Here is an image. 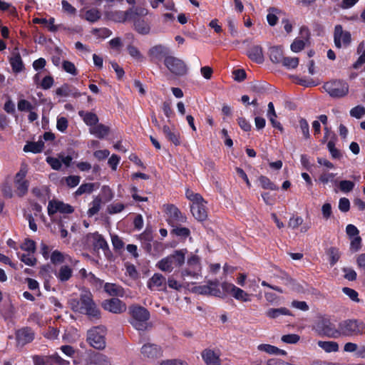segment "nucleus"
<instances>
[{
	"mask_svg": "<svg viewBox=\"0 0 365 365\" xmlns=\"http://www.w3.org/2000/svg\"><path fill=\"white\" fill-rule=\"evenodd\" d=\"M102 200L99 196H96L89 205V209L87 214L88 217H92L97 214L101 208Z\"/></svg>",
	"mask_w": 365,
	"mask_h": 365,
	"instance_id": "obj_41",
	"label": "nucleus"
},
{
	"mask_svg": "<svg viewBox=\"0 0 365 365\" xmlns=\"http://www.w3.org/2000/svg\"><path fill=\"white\" fill-rule=\"evenodd\" d=\"M148 287L151 290H161L165 288V278L163 274L155 273L148 282Z\"/></svg>",
	"mask_w": 365,
	"mask_h": 365,
	"instance_id": "obj_24",
	"label": "nucleus"
},
{
	"mask_svg": "<svg viewBox=\"0 0 365 365\" xmlns=\"http://www.w3.org/2000/svg\"><path fill=\"white\" fill-rule=\"evenodd\" d=\"M265 314L270 319H277L281 315H289V311L285 307L271 308L266 311Z\"/></svg>",
	"mask_w": 365,
	"mask_h": 365,
	"instance_id": "obj_40",
	"label": "nucleus"
},
{
	"mask_svg": "<svg viewBox=\"0 0 365 365\" xmlns=\"http://www.w3.org/2000/svg\"><path fill=\"white\" fill-rule=\"evenodd\" d=\"M133 9L127 10L126 11H110L106 14V16L108 19L115 22L123 23L131 18Z\"/></svg>",
	"mask_w": 365,
	"mask_h": 365,
	"instance_id": "obj_20",
	"label": "nucleus"
},
{
	"mask_svg": "<svg viewBox=\"0 0 365 365\" xmlns=\"http://www.w3.org/2000/svg\"><path fill=\"white\" fill-rule=\"evenodd\" d=\"M73 207L61 201L53 200L48 202V214L52 215L58 212L61 213H71L73 212Z\"/></svg>",
	"mask_w": 365,
	"mask_h": 365,
	"instance_id": "obj_19",
	"label": "nucleus"
},
{
	"mask_svg": "<svg viewBox=\"0 0 365 365\" xmlns=\"http://www.w3.org/2000/svg\"><path fill=\"white\" fill-rule=\"evenodd\" d=\"M318 346L327 353L336 352L339 351V344L333 341H319Z\"/></svg>",
	"mask_w": 365,
	"mask_h": 365,
	"instance_id": "obj_39",
	"label": "nucleus"
},
{
	"mask_svg": "<svg viewBox=\"0 0 365 365\" xmlns=\"http://www.w3.org/2000/svg\"><path fill=\"white\" fill-rule=\"evenodd\" d=\"M81 180V178L78 175H70L65 178L66 185L70 187H74L77 186Z\"/></svg>",
	"mask_w": 365,
	"mask_h": 365,
	"instance_id": "obj_62",
	"label": "nucleus"
},
{
	"mask_svg": "<svg viewBox=\"0 0 365 365\" xmlns=\"http://www.w3.org/2000/svg\"><path fill=\"white\" fill-rule=\"evenodd\" d=\"M168 223L175 227L186 222V217L175 206L170 205L167 207Z\"/></svg>",
	"mask_w": 365,
	"mask_h": 365,
	"instance_id": "obj_15",
	"label": "nucleus"
},
{
	"mask_svg": "<svg viewBox=\"0 0 365 365\" xmlns=\"http://www.w3.org/2000/svg\"><path fill=\"white\" fill-rule=\"evenodd\" d=\"M313 330L319 336H326L331 338H338V328L335 327L334 324L328 318L319 319L313 326Z\"/></svg>",
	"mask_w": 365,
	"mask_h": 365,
	"instance_id": "obj_8",
	"label": "nucleus"
},
{
	"mask_svg": "<svg viewBox=\"0 0 365 365\" xmlns=\"http://www.w3.org/2000/svg\"><path fill=\"white\" fill-rule=\"evenodd\" d=\"M185 195L186 197L192 202L190 210L193 217L199 221L205 220L207 217V212L206 209L207 202L200 194L194 193L189 189L186 190Z\"/></svg>",
	"mask_w": 365,
	"mask_h": 365,
	"instance_id": "obj_2",
	"label": "nucleus"
},
{
	"mask_svg": "<svg viewBox=\"0 0 365 365\" xmlns=\"http://www.w3.org/2000/svg\"><path fill=\"white\" fill-rule=\"evenodd\" d=\"M164 65L170 73L175 76H183L187 73L188 68L180 58L170 55L164 61Z\"/></svg>",
	"mask_w": 365,
	"mask_h": 365,
	"instance_id": "obj_9",
	"label": "nucleus"
},
{
	"mask_svg": "<svg viewBox=\"0 0 365 365\" xmlns=\"http://www.w3.org/2000/svg\"><path fill=\"white\" fill-rule=\"evenodd\" d=\"M342 292H344V294L348 296L352 301L355 302H359L360 301L358 297V292L356 290L349 287H344L342 289Z\"/></svg>",
	"mask_w": 365,
	"mask_h": 365,
	"instance_id": "obj_58",
	"label": "nucleus"
},
{
	"mask_svg": "<svg viewBox=\"0 0 365 365\" xmlns=\"http://www.w3.org/2000/svg\"><path fill=\"white\" fill-rule=\"evenodd\" d=\"M282 63L289 69H293L299 65V58L297 57H284Z\"/></svg>",
	"mask_w": 365,
	"mask_h": 365,
	"instance_id": "obj_48",
	"label": "nucleus"
},
{
	"mask_svg": "<svg viewBox=\"0 0 365 365\" xmlns=\"http://www.w3.org/2000/svg\"><path fill=\"white\" fill-rule=\"evenodd\" d=\"M259 182L260 183V185L264 189H269L272 190H275L277 189V186L274 183H272L267 177L260 176L259 178Z\"/></svg>",
	"mask_w": 365,
	"mask_h": 365,
	"instance_id": "obj_53",
	"label": "nucleus"
},
{
	"mask_svg": "<svg viewBox=\"0 0 365 365\" xmlns=\"http://www.w3.org/2000/svg\"><path fill=\"white\" fill-rule=\"evenodd\" d=\"M55 276L61 282H67L73 276V269L68 265H62L56 271Z\"/></svg>",
	"mask_w": 365,
	"mask_h": 365,
	"instance_id": "obj_25",
	"label": "nucleus"
},
{
	"mask_svg": "<svg viewBox=\"0 0 365 365\" xmlns=\"http://www.w3.org/2000/svg\"><path fill=\"white\" fill-rule=\"evenodd\" d=\"M104 290L110 296L121 297L123 295V289L116 284L106 283Z\"/></svg>",
	"mask_w": 365,
	"mask_h": 365,
	"instance_id": "obj_34",
	"label": "nucleus"
},
{
	"mask_svg": "<svg viewBox=\"0 0 365 365\" xmlns=\"http://www.w3.org/2000/svg\"><path fill=\"white\" fill-rule=\"evenodd\" d=\"M282 11L277 8H269L268 9V14L267 16V20L268 24L273 26L277 24L278 21L277 14H279Z\"/></svg>",
	"mask_w": 365,
	"mask_h": 365,
	"instance_id": "obj_44",
	"label": "nucleus"
},
{
	"mask_svg": "<svg viewBox=\"0 0 365 365\" xmlns=\"http://www.w3.org/2000/svg\"><path fill=\"white\" fill-rule=\"evenodd\" d=\"M27 174V166L22 165L19 171L14 177V184L16 195L22 197L26 194L29 189V182L25 179Z\"/></svg>",
	"mask_w": 365,
	"mask_h": 365,
	"instance_id": "obj_11",
	"label": "nucleus"
},
{
	"mask_svg": "<svg viewBox=\"0 0 365 365\" xmlns=\"http://www.w3.org/2000/svg\"><path fill=\"white\" fill-rule=\"evenodd\" d=\"M93 33L102 38H108L112 34V31L107 28L95 29Z\"/></svg>",
	"mask_w": 365,
	"mask_h": 365,
	"instance_id": "obj_60",
	"label": "nucleus"
},
{
	"mask_svg": "<svg viewBox=\"0 0 365 365\" xmlns=\"http://www.w3.org/2000/svg\"><path fill=\"white\" fill-rule=\"evenodd\" d=\"M323 88L333 98H341L347 96L349 86L344 80L334 79L326 82Z\"/></svg>",
	"mask_w": 365,
	"mask_h": 365,
	"instance_id": "obj_5",
	"label": "nucleus"
},
{
	"mask_svg": "<svg viewBox=\"0 0 365 365\" xmlns=\"http://www.w3.org/2000/svg\"><path fill=\"white\" fill-rule=\"evenodd\" d=\"M68 122L66 118L65 117H58L57 118L56 128L57 129L63 133L68 128Z\"/></svg>",
	"mask_w": 365,
	"mask_h": 365,
	"instance_id": "obj_61",
	"label": "nucleus"
},
{
	"mask_svg": "<svg viewBox=\"0 0 365 365\" xmlns=\"http://www.w3.org/2000/svg\"><path fill=\"white\" fill-rule=\"evenodd\" d=\"M148 56L150 60L157 63L170 56V48L163 44H157L150 47L148 51Z\"/></svg>",
	"mask_w": 365,
	"mask_h": 365,
	"instance_id": "obj_12",
	"label": "nucleus"
},
{
	"mask_svg": "<svg viewBox=\"0 0 365 365\" xmlns=\"http://www.w3.org/2000/svg\"><path fill=\"white\" fill-rule=\"evenodd\" d=\"M78 115L82 118L83 122L90 128L98 123V118L97 115L93 113L81 110L78 112Z\"/></svg>",
	"mask_w": 365,
	"mask_h": 365,
	"instance_id": "obj_33",
	"label": "nucleus"
},
{
	"mask_svg": "<svg viewBox=\"0 0 365 365\" xmlns=\"http://www.w3.org/2000/svg\"><path fill=\"white\" fill-rule=\"evenodd\" d=\"M21 261L28 266H34L36 264V259L34 256V253L28 252L22 254L19 256Z\"/></svg>",
	"mask_w": 365,
	"mask_h": 365,
	"instance_id": "obj_49",
	"label": "nucleus"
},
{
	"mask_svg": "<svg viewBox=\"0 0 365 365\" xmlns=\"http://www.w3.org/2000/svg\"><path fill=\"white\" fill-rule=\"evenodd\" d=\"M300 339V336L296 334L283 335L281 340L287 344H297Z\"/></svg>",
	"mask_w": 365,
	"mask_h": 365,
	"instance_id": "obj_57",
	"label": "nucleus"
},
{
	"mask_svg": "<svg viewBox=\"0 0 365 365\" xmlns=\"http://www.w3.org/2000/svg\"><path fill=\"white\" fill-rule=\"evenodd\" d=\"M339 337L362 335L365 333V324L356 319H346L338 326Z\"/></svg>",
	"mask_w": 365,
	"mask_h": 365,
	"instance_id": "obj_4",
	"label": "nucleus"
},
{
	"mask_svg": "<svg viewBox=\"0 0 365 365\" xmlns=\"http://www.w3.org/2000/svg\"><path fill=\"white\" fill-rule=\"evenodd\" d=\"M21 249L28 252L34 253L36 251V242L32 240L26 239L21 245Z\"/></svg>",
	"mask_w": 365,
	"mask_h": 365,
	"instance_id": "obj_55",
	"label": "nucleus"
},
{
	"mask_svg": "<svg viewBox=\"0 0 365 365\" xmlns=\"http://www.w3.org/2000/svg\"><path fill=\"white\" fill-rule=\"evenodd\" d=\"M56 94L57 96L63 97H78L81 96V93L78 92L77 89L71 86H69L67 84H64L61 87L58 88L56 90Z\"/></svg>",
	"mask_w": 365,
	"mask_h": 365,
	"instance_id": "obj_28",
	"label": "nucleus"
},
{
	"mask_svg": "<svg viewBox=\"0 0 365 365\" xmlns=\"http://www.w3.org/2000/svg\"><path fill=\"white\" fill-rule=\"evenodd\" d=\"M89 133L98 138H103L109 133V128L103 124L97 123L89 128Z\"/></svg>",
	"mask_w": 365,
	"mask_h": 365,
	"instance_id": "obj_29",
	"label": "nucleus"
},
{
	"mask_svg": "<svg viewBox=\"0 0 365 365\" xmlns=\"http://www.w3.org/2000/svg\"><path fill=\"white\" fill-rule=\"evenodd\" d=\"M327 255L329 257V263L331 266L334 265L341 257L340 252L336 247L329 248Z\"/></svg>",
	"mask_w": 365,
	"mask_h": 365,
	"instance_id": "obj_46",
	"label": "nucleus"
},
{
	"mask_svg": "<svg viewBox=\"0 0 365 365\" xmlns=\"http://www.w3.org/2000/svg\"><path fill=\"white\" fill-rule=\"evenodd\" d=\"M354 182L350 180H341L339 182V188L343 192H349L354 187Z\"/></svg>",
	"mask_w": 365,
	"mask_h": 365,
	"instance_id": "obj_52",
	"label": "nucleus"
},
{
	"mask_svg": "<svg viewBox=\"0 0 365 365\" xmlns=\"http://www.w3.org/2000/svg\"><path fill=\"white\" fill-rule=\"evenodd\" d=\"M334 43L337 48L346 47L351 42V34L349 31H343L341 25H336L334 29Z\"/></svg>",
	"mask_w": 365,
	"mask_h": 365,
	"instance_id": "obj_16",
	"label": "nucleus"
},
{
	"mask_svg": "<svg viewBox=\"0 0 365 365\" xmlns=\"http://www.w3.org/2000/svg\"><path fill=\"white\" fill-rule=\"evenodd\" d=\"M81 16L91 23H94L101 19V14L98 9L92 8L86 10L84 14L81 15Z\"/></svg>",
	"mask_w": 365,
	"mask_h": 365,
	"instance_id": "obj_36",
	"label": "nucleus"
},
{
	"mask_svg": "<svg viewBox=\"0 0 365 365\" xmlns=\"http://www.w3.org/2000/svg\"><path fill=\"white\" fill-rule=\"evenodd\" d=\"M160 365H188V364L180 359H168L162 361Z\"/></svg>",
	"mask_w": 365,
	"mask_h": 365,
	"instance_id": "obj_64",
	"label": "nucleus"
},
{
	"mask_svg": "<svg viewBox=\"0 0 365 365\" xmlns=\"http://www.w3.org/2000/svg\"><path fill=\"white\" fill-rule=\"evenodd\" d=\"M98 186L95 183L88 182L82 184L75 192L76 196H80L83 194H90L91 193L95 188H97Z\"/></svg>",
	"mask_w": 365,
	"mask_h": 365,
	"instance_id": "obj_42",
	"label": "nucleus"
},
{
	"mask_svg": "<svg viewBox=\"0 0 365 365\" xmlns=\"http://www.w3.org/2000/svg\"><path fill=\"white\" fill-rule=\"evenodd\" d=\"M135 31L143 35L148 34L150 31V23L143 19H137L134 21Z\"/></svg>",
	"mask_w": 365,
	"mask_h": 365,
	"instance_id": "obj_31",
	"label": "nucleus"
},
{
	"mask_svg": "<svg viewBox=\"0 0 365 365\" xmlns=\"http://www.w3.org/2000/svg\"><path fill=\"white\" fill-rule=\"evenodd\" d=\"M34 365H68L69 362L62 359L58 354L50 356H33Z\"/></svg>",
	"mask_w": 365,
	"mask_h": 365,
	"instance_id": "obj_13",
	"label": "nucleus"
},
{
	"mask_svg": "<svg viewBox=\"0 0 365 365\" xmlns=\"http://www.w3.org/2000/svg\"><path fill=\"white\" fill-rule=\"evenodd\" d=\"M201 272V264L199 257L192 255L188 258L187 262V267L184 269L181 274L182 277L190 276L197 278Z\"/></svg>",
	"mask_w": 365,
	"mask_h": 365,
	"instance_id": "obj_14",
	"label": "nucleus"
},
{
	"mask_svg": "<svg viewBox=\"0 0 365 365\" xmlns=\"http://www.w3.org/2000/svg\"><path fill=\"white\" fill-rule=\"evenodd\" d=\"M257 349L261 351H264L269 354L272 355H282L284 356L287 354V351L282 349H280L277 348V346L267 344H262L258 345Z\"/></svg>",
	"mask_w": 365,
	"mask_h": 365,
	"instance_id": "obj_32",
	"label": "nucleus"
},
{
	"mask_svg": "<svg viewBox=\"0 0 365 365\" xmlns=\"http://www.w3.org/2000/svg\"><path fill=\"white\" fill-rule=\"evenodd\" d=\"M221 287L225 293L231 294L237 301L242 302H250L252 301V294L247 293L232 283L224 282L221 284Z\"/></svg>",
	"mask_w": 365,
	"mask_h": 365,
	"instance_id": "obj_10",
	"label": "nucleus"
},
{
	"mask_svg": "<svg viewBox=\"0 0 365 365\" xmlns=\"http://www.w3.org/2000/svg\"><path fill=\"white\" fill-rule=\"evenodd\" d=\"M111 242L113 248L116 250H120L123 249L124 247V242H123L122 239L118 235H111Z\"/></svg>",
	"mask_w": 365,
	"mask_h": 365,
	"instance_id": "obj_63",
	"label": "nucleus"
},
{
	"mask_svg": "<svg viewBox=\"0 0 365 365\" xmlns=\"http://www.w3.org/2000/svg\"><path fill=\"white\" fill-rule=\"evenodd\" d=\"M270 60L275 63H282L284 56L283 51L281 46H273L269 48Z\"/></svg>",
	"mask_w": 365,
	"mask_h": 365,
	"instance_id": "obj_38",
	"label": "nucleus"
},
{
	"mask_svg": "<svg viewBox=\"0 0 365 365\" xmlns=\"http://www.w3.org/2000/svg\"><path fill=\"white\" fill-rule=\"evenodd\" d=\"M10 64L12 69L16 73H19L23 70L24 64L20 53L18 51L14 52L10 58Z\"/></svg>",
	"mask_w": 365,
	"mask_h": 365,
	"instance_id": "obj_35",
	"label": "nucleus"
},
{
	"mask_svg": "<svg viewBox=\"0 0 365 365\" xmlns=\"http://www.w3.org/2000/svg\"><path fill=\"white\" fill-rule=\"evenodd\" d=\"M131 314L130 323L133 327L139 331H143L147 329V321L149 319L150 314L148 311L140 306H133L130 307Z\"/></svg>",
	"mask_w": 365,
	"mask_h": 365,
	"instance_id": "obj_6",
	"label": "nucleus"
},
{
	"mask_svg": "<svg viewBox=\"0 0 365 365\" xmlns=\"http://www.w3.org/2000/svg\"><path fill=\"white\" fill-rule=\"evenodd\" d=\"M141 354L145 358L155 359L163 356V349L159 345L147 343L142 346Z\"/></svg>",
	"mask_w": 365,
	"mask_h": 365,
	"instance_id": "obj_17",
	"label": "nucleus"
},
{
	"mask_svg": "<svg viewBox=\"0 0 365 365\" xmlns=\"http://www.w3.org/2000/svg\"><path fill=\"white\" fill-rule=\"evenodd\" d=\"M106 329L104 327H95L87 333V341L94 349H103L106 347Z\"/></svg>",
	"mask_w": 365,
	"mask_h": 365,
	"instance_id": "obj_7",
	"label": "nucleus"
},
{
	"mask_svg": "<svg viewBox=\"0 0 365 365\" xmlns=\"http://www.w3.org/2000/svg\"><path fill=\"white\" fill-rule=\"evenodd\" d=\"M163 132L166 138L172 142L174 145H178L180 144V133L177 131L175 128H170L168 125H164L163 127Z\"/></svg>",
	"mask_w": 365,
	"mask_h": 365,
	"instance_id": "obj_27",
	"label": "nucleus"
},
{
	"mask_svg": "<svg viewBox=\"0 0 365 365\" xmlns=\"http://www.w3.org/2000/svg\"><path fill=\"white\" fill-rule=\"evenodd\" d=\"M299 126L304 138L308 139L310 137L309 126L306 119L301 118L299 120Z\"/></svg>",
	"mask_w": 365,
	"mask_h": 365,
	"instance_id": "obj_50",
	"label": "nucleus"
},
{
	"mask_svg": "<svg viewBox=\"0 0 365 365\" xmlns=\"http://www.w3.org/2000/svg\"><path fill=\"white\" fill-rule=\"evenodd\" d=\"M201 356L206 365H220V356L211 349H205L201 353Z\"/></svg>",
	"mask_w": 365,
	"mask_h": 365,
	"instance_id": "obj_23",
	"label": "nucleus"
},
{
	"mask_svg": "<svg viewBox=\"0 0 365 365\" xmlns=\"http://www.w3.org/2000/svg\"><path fill=\"white\" fill-rule=\"evenodd\" d=\"M16 335L18 344L22 346L31 342L34 339V332L29 327L18 330Z\"/></svg>",
	"mask_w": 365,
	"mask_h": 365,
	"instance_id": "obj_21",
	"label": "nucleus"
},
{
	"mask_svg": "<svg viewBox=\"0 0 365 365\" xmlns=\"http://www.w3.org/2000/svg\"><path fill=\"white\" fill-rule=\"evenodd\" d=\"M128 53L130 56L137 61H142L143 60V56L140 52L138 48L134 46L129 45L127 48Z\"/></svg>",
	"mask_w": 365,
	"mask_h": 365,
	"instance_id": "obj_54",
	"label": "nucleus"
},
{
	"mask_svg": "<svg viewBox=\"0 0 365 365\" xmlns=\"http://www.w3.org/2000/svg\"><path fill=\"white\" fill-rule=\"evenodd\" d=\"M71 309L76 312L88 315L90 318L99 319L101 312L93 299V294L88 290H82L79 300H69Z\"/></svg>",
	"mask_w": 365,
	"mask_h": 365,
	"instance_id": "obj_1",
	"label": "nucleus"
},
{
	"mask_svg": "<svg viewBox=\"0 0 365 365\" xmlns=\"http://www.w3.org/2000/svg\"><path fill=\"white\" fill-rule=\"evenodd\" d=\"M66 258L68 259L73 266H75L78 262L77 260H72L70 257L65 255L58 250H54L50 255L51 262L54 264L63 262Z\"/></svg>",
	"mask_w": 365,
	"mask_h": 365,
	"instance_id": "obj_30",
	"label": "nucleus"
},
{
	"mask_svg": "<svg viewBox=\"0 0 365 365\" xmlns=\"http://www.w3.org/2000/svg\"><path fill=\"white\" fill-rule=\"evenodd\" d=\"M87 238L92 242L96 250L101 249L106 250L108 249V245L103 237L98 232L90 233L87 235Z\"/></svg>",
	"mask_w": 365,
	"mask_h": 365,
	"instance_id": "obj_22",
	"label": "nucleus"
},
{
	"mask_svg": "<svg viewBox=\"0 0 365 365\" xmlns=\"http://www.w3.org/2000/svg\"><path fill=\"white\" fill-rule=\"evenodd\" d=\"M208 287H209V295L217 297H223L224 294L220 291L219 288V282L218 280L215 281H210L208 282Z\"/></svg>",
	"mask_w": 365,
	"mask_h": 365,
	"instance_id": "obj_43",
	"label": "nucleus"
},
{
	"mask_svg": "<svg viewBox=\"0 0 365 365\" xmlns=\"http://www.w3.org/2000/svg\"><path fill=\"white\" fill-rule=\"evenodd\" d=\"M125 207V205L121 202H113L108 205L107 212L110 215L118 214L121 212Z\"/></svg>",
	"mask_w": 365,
	"mask_h": 365,
	"instance_id": "obj_47",
	"label": "nucleus"
},
{
	"mask_svg": "<svg viewBox=\"0 0 365 365\" xmlns=\"http://www.w3.org/2000/svg\"><path fill=\"white\" fill-rule=\"evenodd\" d=\"M102 307L105 310L114 314H120L126 310L125 304L118 298L104 300Z\"/></svg>",
	"mask_w": 365,
	"mask_h": 365,
	"instance_id": "obj_18",
	"label": "nucleus"
},
{
	"mask_svg": "<svg viewBox=\"0 0 365 365\" xmlns=\"http://www.w3.org/2000/svg\"><path fill=\"white\" fill-rule=\"evenodd\" d=\"M93 363L94 365H111L108 358L102 354L95 355L93 358Z\"/></svg>",
	"mask_w": 365,
	"mask_h": 365,
	"instance_id": "obj_51",
	"label": "nucleus"
},
{
	"mask_svg": "<svg viewBox=\"0 0 365 365\" xmlns=\"http://www.w3.org/2000/svg\"><path fill=\"white\" fill-rule=\"evenodd\" d=\"M44 147V143L39 139L37 142L27 143L24 147V152H31L33 153H41Z\"/></svg>",
	"mask_w": 365,
	"mask_h": 365,
	"instance_id": "obj_37",
	"label": "nucleus"
},
{
	"mask_svg": "<svg viewBox=\"0 0 365 365\" xmlns=\"http://www.w3.org/2000/svg\"><path fill=\"white\" fill-rule=\"evenodd\" d=\"M186 250H175L173 254L163 258L157 267L163 272H171L175 267H181L185 259Z\"/></svg>",
	"mask_w": 365,
	"mask_h": 365,
	"instance_id": "obj_3",
	"label": "nucleus"
},
{
	"mask_svg": "<svg viewBox=\"0 0 365 365\" xmlns=\"http://www.w3.org/2000/svg\"><path fill=\"white\" fill-rule=\"evenodd\" d=\"M305 46V43L302 39L296 38L291 44L290 48L294 53L301 51Z\"/></svg>",
	"mask_w": 365,
	"mask_h": 365,
	"instance_id": "obj_59",
	"label": "nucleus"
},
{
	"mask_svg": "<svg viewBox=\"0 0 365 365\" xmlns=\"http://www.w3.org/2000/svg\"><path fill=\"white\" fill-rule=\"evenodd\" d=\"M336 175L332 173L323 172L319 177V182L322 183L323 185H327L329 182L336 183V180H335Z\"/></svg>",
	"mask_w": 365,
	"mask_h": 365,
	"instance_id": "obj_45",
	"label": "nucleus"
},
{
	"mask_svg": "<svg viewBox=\"0 0 365 365\" xmlns=\"http://www.w3.org/2000/svg\"><path fill=\"white\" fill-rule=\"evenodd\" d=\"M247 55L252 61L257 63H262L264 61L263 51L260 46H252L247 51Z\"/></svg>",
	"mask_w": 365,
	"mask_h": 365,
	"instance_id": "obj_26",
	"label": "nucleus"
},
{
	"mask_svg": "<svg viewBox=\"0 0 365 365\" xmlns=\"http://www.w3.org/2000/svg\"><path fill=\"white\" fill-rule=\"evenodd\" d=\"M350 115L354 118L360 119L365 115V108L361 106H357L351 109Z\"/></svg>",
	"mask_w": 365,
	"mask_h": 365,
	"instance_id": "obj_56",
	"label": "nucleus"
}]
</instances>
